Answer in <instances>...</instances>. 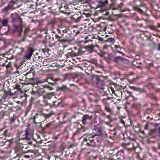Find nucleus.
Returning <instances> with one entry per match:
<instances>
[{"label":"nucleus","instance_id":"nucleus-25","mask_svg":"<svg viewBox=\"0 0 160 160\" xmlns=\"http://www.w3.org/2000/svg\"><path fill=\"white\" fill-rule=\"evenodd\" d=\"M109 89V90H111L112 91V93H114L115 92L114 89L112 87H110Z\"/></svg>","mask_w":160,"mask_h":160},{"label":"nucleus","instance_id":"nucleus-10","mask_svg":"<svg viewBox=\"0 0 160 160\" xmlns=\"http://www.w3.org/2000/svg\"><path fill=\"white\" fill-rule=\"evenodd\" d=\"M55 37L57 39L58 41L60 42L63 43L65 41V39L61 38L58 35H56Z\"/></svg>","mask_w":160,"mask_h":160},{"label":"nucleus","instance_id":"nucleus-33","mask_svg":"<svg viewBox=\"0 0 160 160\" xmlns=\"http://www.w3.org/2000/svg\"><path fill=\"white\" fill-rule=\"evenodd\" d=\"M97 26L98 27H101V24H98V25H97Z\"/></svg>","mask_w":160,"mask_h":160},{"label":"nucleus","instance_id":"nucleus-38","mask_svg":"<svg viewBox=\"0 0 160 160\" xmlns=\"http://www.w3.org/2000/svg\"><path fill=\"white\" fill-rule=\"evenodd\" d=\"M13 51H12V50H10L9 51V52H8V53L7 54H8V53L9 52H13Z\"/></svg>","mask_w":160,"mask_h":160},{"label":"nucleus","instance_id":"nucleus-39","mask_svg":"<svg viewBox=\"0 0 160 160\" xmlns=\"http://www.w3.org/2000/svg\"><path fill=\"white\" fill-rule=\"evenodd\" d=\"M118 101H120L121 100V99L118 98L117 100Z\"/></svg>","mask_w":160,"mask_h":160},{"label":"nucleus","instance_id":"nucleus-43","mask_svg":"<svg viewBox=\"0 0 160 160\" xmlns=\"http://www.w3.org/2000/svg\"><path fill=\"white\" fill-rule=\"evenodd\" d=\"M28 79H30V80H32V78L31 79H30V78H29Z\"/></svg>","mask_w":160,"mask_h":160},{"label":"nucleus","instance_id":"nucleus-8","mask_svg":"<svg viewBox=\"0 0 160 160\" xmlns=\"http://www.w3.org/2000/svg\"><path fill=\"white\" fill-rule=\"evenodd\" d=\"M98 7L99 8L103 7L105 6L108 3V1L107 0H106L104 2L102 1H98Z\"/></svg>","mask_w":160,"mask_h":160},{"label":"nucleus","instance_id":"nucleus-40","mask_svg":"<svg viewBox=\"0 0 160 160\" xmlns=\"http://www.w3.org/2000/svg\"><path fill=\"white\" fill-rule=\"evenodd\" d=\"M50 124V123L48 124L47 125V126L48 127L49 125Z\"/></svg>","mask_w":160,"mask_h":160},{"label":"nucleus","instance_id":"nucleus-4","mask_svg":"<svg viewBox=\"0 0 160 160\" xmlns=\"http://www.w3.org/2000/svg\"><path fill=\"white\" fill-rule=\"evenodd\" d=\"M55 97L53 93H47L46 95L44 97L43 101L44 102L47 101V100L50 99L52 98H55Z\"/></svg>","mask_w":160,"mask_h":160},{"label":"nucleus","instance_id":"nucleus-6","mask_svg":"<svg viewBox=\"0 0 160 160\" xmlns=\"http://www.w3.org/2000/svg\"><path fill=\"white\" fill-rule=\"evenodd\" d=\"M100 133V130L98 129H95L93 130V133L92 135H89V137L91 138H93L94 136H97Z\"/></svg>","mask_w":160,"mask_h":160},{"label":"nucleus","instance_id":"nucleus-18","mask_svg":"<svg viewBox=\"0 0 160 160\" xmlns=\"http://www.w3.org/2000/svg\"><path fill=\"white\" fill-rule=\"evenodd\" d=\"M79 16L78 14H75L72 16V18L75 21Z\"/></svg>","mask_w":160,"mask_h":160},{"label":"nucleus","instance_id":"nucleus-16","mask_svg":"<svg viewBox=\"0 0 160 160\" xmlns=\"http://www.w3.org/2000/svg\"><path fill=\"white\" fill-rule=\"evenodd\" d=\"M103 82L102 81H98V82H97V86H98V87H100V88H102V86L101 87H100V85H103Z\"/></svg>","mask_w":160,"mask_h":160},{"label":"nucleus","instance_id":"nucleus-34","mask_svg":"<svg viewBox=\"0 0 160 160\" xmlns=\"http://www.w3.org/2000/svg\"><path fill=\"white\" fill-rule=\"evenodd\" d=\"M115 47L116 48H120V47L119 46L115 45Z\"/></svg>","mask_w":160,"mask_h":160},{"label":"nucleus","instance_id":"nucleus-30","mask_svg":"<svg viewBox=\"0 0 160 160\" xmlns=\"http://www.w3.org/2000/svg\"><path fill=\"white\" fill-rule=\"evenodd\" d=\"M43 87L45 88H50L49 86H47L46 85H43Z\"/></svg>","mask_w":160,"mask_h":160},{"label":"nucleus","instance_id":"nucleus-27","mask_svg":"<svg viewBox=\"0 0 160 160\" xmlns=\"http://www.w3.org/2000/svg\"><path fill=\"white\" fill-rule=\"evenodd\" d=\"M24 157L27 158H29L30 157L29 155H23L22 156Z\"/></svg>","mask_w":160,"mask_h":160},{"label":"nucleus","instance_id":"nucleus-1","mask_svg":"<svg viewBox=\"0 0 160 160\" xmlns=\"http://www.w3.org/2000/svg\"><path fill=\"white\" fill-rule=\"evenodd\" d=\"M16 14L13 15V17L16 16V17L13 18L12 22L14 23H18L20 25V26L19 27L16 25L15 26V32H17L18 33V35H19L22 30V26L23 25L22 24L21 25L22 22L21 18L18 16H16Z\"/></svg>","mask_w":160,"mask_h":160},{"label":"nucleus","instance_id":"nucleus-31","mask_svg":"<svg viewBox=\"0 0 160 160\" xmlns=\"http://www.w3.org/2000/svg\"><path fill=\"white\" fill-rule=\"evenodd\" d=\"M158 51H160V44H159L158 45Z\"/></svg>","mask_w":160,"mask_h":160},{"label":"nucleus","instance_id":"nucleus-45","mask_svg":"<svg viewBox=\"0 0 160 160\" xmlns=\"http://www.w3.org/2000/svg\"><path fill=\"white\" fill-rule=\"evenodd\" d=\"M79 33V32H77V33Z\"/></svg>","mask_w":160,"mask_h":160},{"label":"nucleus","instance_id":"nucleus-24","mask_svg":"<svg viewBox=\"0 0 160 160\" xmlns=\"http://www.w3.org/2000/svg\"><path fill=\"white\" fill-rule=\"evenodd\" d=\"M121 59V57H118L115 58L114 60L115 61L118 62L119 60Z\"/></svg>","mask_w":160,"mask_h":160},{"label":"nucleus","instance_id":"nucleus-37","mask_svg":"<svg viewBox=\"0 0 160 160\" xmlns=\"http://www.w3.org/2000/svg\"><path fill=\"white\" fill-rule=\"evenodd\" d=\"M87 0V1L88 2H90L92 0Z\"/></svg>","mask_w":160,"mask_h":160},{"label":"nucleus","instance_id":"nucleus-35","mask_svg":"<svg viewBox=\"0 0 160 160\" xmlns=\"http://www.w3.org/2000/svg\"><path fill=\"white\" fill-rule=\"evenodd\" d=\"M158 131H159V136H160V127L159 128H158Z\"/></svg>","mask_w":160,"mask_h":160},{"label":"nucleus","instance_id":"nucleus-7","mask_svg":"<svg viewBox=\"0 0 160 160\" xmlns=\"http://www.w3.org/2000/svg\"><path fill=\"white\" fill-rule=\"evenodd\" d=\"M7 130L3 131L2 130H0V138H3L8 135Z\"/></svg>","mask_w":160,"mask_h":160},{"label":"nucleus","instance_id":"nucleus-29","mask_svg":"<svg viewBox=\"0 0 160 160\" xmlns=\"http://www.w3.org/2000/svg\"><path fill=\"white\" fill-rule=\"evenodd\" d=\"M103 103L104 104H106L107 103V99H103Z\"/></svg>","mask_w":160,"mask_h":160},{"label":"nucleus","instance_id":"nucleus-41","mask_svg":"<svg viewBox=\"0 0 160 160\" xmlns=\"http://www.w3.org/2000/svg\"><path fill=\"white\" fill-rule=\"evenodd\" d=\"M91 142H93V141H94V140L92 139V140H91Z\"/></svg>","mask_w":160,"mask_h":160},{"label":"nucleus","instance_id":"nucleus-32","mask_svg":"<svg viewBox=\"0 0 160 160\" xmlns=\"http://www.w3.org/2000/svg\"><path fill=\"white\" fill-rule=\"evenodd\" d=\"M4 57V55L2 54V55H1V56H0V58H2L3 57Z\"/></svg>","mask_w":160,"mask_h":160},{"label":"nucleus","instance_id":"nucleus-22","mask_svg":"<svg viewBox=\"0 0 160 160\" xmlns=\"http://www.w3.org/2000/svg\"><path fill=\"white\" fill-rule=\"evenodd\" d=\"M105 109L106 110H107L108 112H111V109L109 108L108 107V106H106L105 107Z\"/></svg>","mask_w":160,"mask_h":160},{"label":"nucleus","instance_id":"nucleus-14","mask_svg":"<svg viewBox=\"0 0 160 160\" xmlns=\"http://www.w3.org/2000/svg\"><path fill=\"white\" fill-rule=\"evenodd\" d=\"M32 56V53L30 52H27L25 55V57L27 59L30 58Z\"/></svg>","mask_w":160,"mask_h":160},{"label":"nucleus","instance_id":"nucleus-15","mask_svg":"<svg viewBox=\"0 0 160 160\" xmlns=\"http://www.w3.org/2000/svg\"><path fill=\"white\" fill-rule=\"evenodd\" d=\"M130 88L131 89L137 91L141 92V89L139 88L134 87H130Z\"/></svg>","mask_w":160,"mask_h":160},{"label":"nucleus","instance_id":"nucleus-36","mask_svg":"<svg viewBox=\"0 0 160 160\" xmlns=\"http://www.w3.org/2000/svg\"><path fill=\"white\" fill-rule=\"evenodd\" d=\"M136 78H133L132 79V80L131 81V83H132L133 81H134V80H136Z\"/></svg>","mask_w":160,"mask_h":160},{"label":"nucleus","instance_id":"nucleus-11","mask_svg":"<svg viewBox=\"0 0 160 160\" xmlns=\"http://www.w3.org/2000/svg\"><path fill=\"white\" fill-rule=\"evenodd\" d=\"M134 9L137 10L139 12L141 13H143V10L140 8L138 6L133 7Z\"/></svg>","mask_w":160,"mask_h":160},{"label":"nucleus","instance_id":"nucleus-5","mask_svg":"<svg viewBox=\"0 0 160 160\" xmlns=\"http://www.w3.org/2000/svg\"><path fill=\"white\" fill-rule=\"evenodd\" d=\"M58 30L59 32L62 31L63 33H66L68 31V30L66 28L62 25H61L58 27Z\"/></svg>","mask_w":160,"mask_h":160},{"label":"nucleus","instance_id":"nucleus-42","mask_svg":"<svg viewBox=\"0 0 160 160\" xmlns=\"http://www.w3.org/2000/svg\"><path fill=\"white\" fill-rule=\"evenodd\" d=\"M96 78V79L97 80V79H98V78H97V77H96V78Z\"/></svg>","mask_w":160,"mask_h":160},{"label":"nucleus","instance_id":"nucleus-19","mask_svg":"<svg viewBox=\"0 0 160 160\" xmlns=\"http://www.w3.org/2000/svg\"><path fill=\"white\" fill-rule=\"evenodd\" d=\"M42 65L43 66H46L48 65V62L46 59H43L42 62Z\"/></svg>","mask_w":160,"mask_h":160},{"label":"nucleus","instance_id":"nucleus-17","mask_svg":"<svg viewBox=\"0 0 160 160\" xmlns=\"http://www.w3.org/2000/svg\"><path fill=\"white\" fill-rule=\"evenodd\" d=\"M8 22V20L4 19L2 21V24L4 26H6L7 25Z\"/></svg>","mask_w":160,"mask_h":160},{"label":"nucleus","instance_id":"nucleus-23","mask_svg":"<svg viewBox=\"0 0 160 160\" xmlns=\"http://www.w3.org/2000/svg\"><path fill=\"white\" fill-rule=\"evenodd\" d=\"M10 9V7H7L4 8L3 11L4 12H6L8 11Z\"/></svg>","mask_w":160,"mask_h":160},{"label":"nucleus","instance_id":"nucleus-20","mask_svg":"<svg viewBox=\"0 0 160 160\" xmlns=\"http://www.w3.org/2000/svg\"><path fill=\"white\" fill-rule=\"evenodd\" d=\"M23 49L22 48L18 49L17 51L18 52V54H21L23 52Z\"/></svg>","mask_w":160,"mask_h":160},{"label":"nucleus","instance_id":"nucleus-3","mask_svg":"<svg viewBox=\"0 0 160 160\" xmlns=\"http://www.w3.org/2000/svg\"><path fill=\"white\" fill-rule=\"evenodd\" d=\"M95 46L92 45H90L85 46L84 48L85 49L86 51L89 52L90 53H91L94 51V48Z\"/></svg>","mask_w":160,"mask_h":160},{"label":"nucleus","instance_id":"nucleus-9","mask_svg":"<svg viewBox=\"0 0 160 160\" xmlns=\"http://www.w3.org/2000/svg\"><path fill=\"white\" fill-rule=\"evenodd\" d=\"M90 117L88 115H84L82 119V122L83 124H85L86 120L87 119H90Z\"/></svg>","mask_w":160,"mask_h":160},{"label":"nucleus","instance_id":"nucleus-12","mask_svg":"<svg viewBox=\"0 0 160 160\" xmlns=\"http://www.w3.org/2000/svg\"><path fill=\"white\" fill-rule=\"evenodd\" d=\"M123 5V4L122 3H121L120 4H118L115 8H112V9L113 10L117 9L118 10H120Z\"/></svg>","mask_w":160,"mask_h":160},{"label":"nucleus","instance_id":"nucleus-2","mask_svg":"<svg viewBox=\"0 0 160 160\" xmlns=\"http://www.w3.org/2000/svg\"><path fill=\"white\" fill-rule=\"evenodd\" d=\"M119 92L121 94L122 96L123 95H125L126 97L125 99H127V98L129 96L133 97L132 93L128 91L127 90H125V91H124L123 92Z\"/></svg>","mask_w":160,"mask_h":160},{"label":"nucleus","instance_id":"nucleus-26","mask_svg":"<svg viewBox=\"0 0 160 160\" xmlns=\"http://www.w3.org/2000/svg\"><path fill=\"white\" fill-rule=\"evenodd\" d=\"M38 58H39L38 60H39V62H42L43 60V58L42 57H38Z\"/></svg>","mask_w":160,"mask_h":160},{"label":"nucleus","instance_id":"nucleus-21","mask_svg":"<svg viewBox=\"0 0 160 160\" xmlns=\"http://www.w3.org/2000/svg\"><path fill=\"white\" fill-rule=\"evenodd\" d=\"M82 17L81 16H79L78 18L76 19V20L75 21V22H79L81 20Z\"/></svg>","mask_w":160,"mask_h":160},{"label":"nucleus","instance_id":"nucleus-44","mask_svg":"<svg viewBox=\"0 0 160 160\" xmlns=\"http://www.w3.org/2000/svg\"><path fill=\"white\" fill-rule=\"evenodd\" d=\"M28 73H26V75H28Z\"/></svg>","mask_w":160,"mask_h":160},{"label":"nucleus","instance_id":"nucleus-28","mask_svg":"<svg viewBox=\"0 0 160 160\" xmlns=\"http://www.w3.org/2000/svg\"><path fill=\"white\" fill-rule=\"evenodd\" d=\"M113 93L114 94V96L116 97L114 98V97H113L112 98H114L115 99H116V98L118 97V95H117V94H116V93H115V92H114V93Z\"/></svg>","mask_w":160,"mask_h":160},{"label":"nucleus","instance_id":"nucleus-13","mask_svg":"<svg viewBox=\"0 0 160 160\" xmlns=\"http://www.w3.org/2000/svg\"><path fill=\"white\" fill-rule=\"evenodd\" d=\"M107 41L110 42L112 44H113L115 42V40L113 38H108L107 39Z\"/></svg>","mask_w":160,"mask_h":160}]
</instances>
